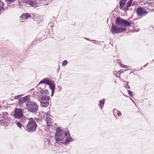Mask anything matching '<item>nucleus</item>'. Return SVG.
<instances>
[{"label":"nucleus","mask_w":154,"mask_h":154,"mask_svg":"<svg viewBox=\"0 0 154 154\" xmlns=\"http://www.w3.org/2000/svg\"><path fill=\"white\" fill-rule=\"evenodd\" d=\"M100 108L101 109H102V106H100Z\"/></svg>","instance_id":"e433bc0d"},{"label":"nucleus","mask_w":154,"mask_h":154,"mask_svg":"<svg viewBox=\"0 0 154 154\" xmlns=\"http://www.w3.org/2000/svg\"><path fill=\"white\" fill-rule=\"evenodd\" d=\"M9 114L6 112L0 114V125L6 127L9 120Z\"/></svg>","instance_id":"20e7f679"},{"label":"nucleus","mask_w":154,"mask_h":154,"mask_svg":"<svg viewBox=\"0 0 154 154\" xmlns=\"http://www.w3.org/2000/svg\"><path fill=\"white\" fill-rule=\"evenodd\" d=\"M115 111H116L117 115L119 116H120L122 115V113L121 112L117 110L116 109H114L113 110V113L114 115H115Z\"/></svg>","instance_id":"a211bd4d"},{"label":"nucleus","mask_w":154,"mask_h":154,"mask_svg":"<svg viewBox=\"0 0 154 154\" xmlns=\"http://www.w3.org/2000/svg\"><path fill=\"white\" fill-rule=\"evenodd\" d=\"M36 0H27L26 3L32 7L36 8L39 5V4L36 2Z\"/></svg>","instance_id":"1a4fd4ad"},{"label":"nucleus","mask_w":154,"mask_h":154,"mask_svg":"<svg viewBox=\"0 0 154 154\" xmlns=\"http://www.w3.org/2000/svg\"><path fill=\"white\" fill-rule=\"evenodd\" d=\"M26 109L28 111L35 113L38 110V106H26Z\"/></svg>","instance_id":"9b49d317"},{"label":"nucleus","mask_w":154,"mask_h":154,"mask_svg":"<svg viewBox=\"0 0 154 154\" xmlns=\"http://www.w3.org/2000/svg\"><path fill=\"white\" fill-rule=\"evenodd\" d=\"M128 94L131 97H132L133 96V94H132V92L130 90H129L128 91Z\"/></svg>","instance_id":"bb28decb"},{"label":"nucleus","mask_w":154,"mask_h":154,"mask_svg":"<svg viewBox=\"0 0 154 154\" xmlns=\"http://www.w3.org/2000/svg\"><path fill=\"white\" fill-rule=\"evenodd\" d=\"M4 5V3L1 0H0V12L3 8Z\"/></svg>","instance_id":"aec40b11"},{"label":"nucleus","mask_w":154,"mask_h":154,"mask_svg":"<svg viewBox=\"0 0 154 154\" xmlns=\"http://www.w3.org/2000/svg\"><path fill=\"white\" fill-rule=\"evenodd\" d=\"M23 116L22 110L20 109L15 108L14 116L15 119H19L22 118Z\"/></svg>","instance_id":"0eeeda50"},{"label":"nucleus","mask_w":154,"mask_h":154,"mask_svg":"<svg viewBox=\"0 0 154 154\" xmlns=\"http://www.w3.org/2000/svg\"><path fill=\"white\" fill-rule=\"evenodd\" d=\"M105 101L104 99H103L101 100H100V106H103L104 104Z\"/></svg>","instance_id":"412c9836"},{"label":"nucleus","mask_w":154,"mask_h":154,"mask_svg":"<svg viewBox=\"0 0 154 154\" xmlns=\"http://www.w3.org/2000/svg\"><path fill=\"white\" fill-rule=\"evenodd\" d=\"M54 93V91H51V96H52L53 95Z\"/></svg>","instance_id":"2f4dec72"},{"label":"nucleus","mask_w":154,"mask_h":154,"mask_svg":"<svg viewBox=\"0 0 154 154\" xmlns=\"http://www.w3.org/2000/svg\"><path fill=\"white\" fill-rule=\"evenodd\" d=\"M48 97H44V99H42L40 102L42 104V106H48L49 104V99Z\"/></svg>","instance_id":"9d476101"},{"label":"nucleus","mask_w":154,"mask_h":154,"mask_svg":"<svg viewBox=\"0 0 154 154\" xmlns=\"http://www.w3.org/2000/svg\"><path fill=\"white\" fill-rule=\"evenodd\" d=\"M51 81L49 80L48 79L46 78H44V79L41 80L39 83L41 84H46L47 85H49L50 84L51 82Z\"/></svg>","instance_id":"dca6fc26"},{"label":"nucleus","mask_w":154,"mask_h":154,"mask_svg":"<svg viewBox=\"0 0 154 154\" xmlns=\"http://www.w3.org/2000/svg\"><path fill=\"white\" fill-rule=\"evenodd\" d=\"M148 63H147V64H146V65H144L143 66L144 67H145V66H146V65H148Z\"/></svg>","instance_id":"f704fd0d"},{"label":"nucleus","mask_w":154,"mask_h":154,"mask_svg":"<svg viewBox=\"0 0 154 154\" xmlns=\"http://www.w3.org/2000/svg\"><path fill=\"white\" fill-rule=\"evenodd\" d=\"M68 61L66 60H65L62 62V65L64 66L66 65Z\"/></svg>","instance_id":"b1692460"},{"label":"nucleus","mask_w":154,"mask_h":154,"mask_svg":"<svg viewBox=\"0 0 154 154\" xmlns=\"http://www.w3.org/2000/svg\"><path fill=\"white\" fill-rule=\"evenodd\" d=\"M15 0H6V1L8 3H11V2H14Z\"/></svg>","instance_id":"c85d7f7f"},{"label":"nucleus","mask_w":154,"mask_h":154,"mask_svg":"<svg viewBox=\"0 0 154 154\" xmlns=\"http://www.w3.org/2000/svg\"><path fill=\"white\" fill-rule=\"evenodd\" d=\"M23 96V94H21L14 97V98L15 99L19 98L18 103L20 105H22L25 104L26 105V106H38L37 104L34 102L29 101L30 100V95H28L24 97L20 98Z\"/></svg>","instance_id":"f03ea898"},{"label":"nucleus","mask_w":154,"mask_h":154,"mask_svg":"<svg viewBox=\"0 0 154 154\" xmlns=\"http://www.w3.org/2000/svg\"><path fill=\"white\" fill-rule=\"evenodd\" d=\"M60 69V67L59 66V69H57V71H59Z\"/></svg>","instance_id":"c9c22d12"},{"label":"nucleus","mask_w":154,"mask_h":154,"mask_svg":"<svg viewBox=\"0 0 154 154\" xmlns=\"http://www.w3.org/2000/svg\"><path fill=\"white\" fill-rule=\"evenodd\" d=\"M120 6L119 8L120 9H122L124 8V6H125V5H123L122 4H119Z\"/></svg>","instance_id":"cd10ccee"},{"label":"nucleus","mask_w":154,"mask_h":154,"mask_svg":"<svg viewBox=\"0 0 154 154\" xmlns=\"http://www.w3.org/2000/svg\"><path fill=\"white\" fill-rule=\"evenodd\" d=\"M37 125L32 118L29 119V121L26 126V130L28 133H32L35 131Z\"/></svg>","instance_id":"7ed1b4c3"},{"label":"nucleus","mask_w":154,"mask_h":154,"mask_svg":"<svg viewBox=\"0 0 154 154\" xmlns=\"http://www.w3.org/2000/svg\"><path fill=\"white\" fill-rule=\"evenodd\" d=\"M31 15L27 13H25L23 14L20 17V18L21 20H22V22H23V20H24L28 18L31 17Z\"/></svg>","instance_id":"ddd939ff"},{"label":"nucleus","mask_w":154,"mask_h":154,"mask_svg":"<svg viewBox=\"0 0 154 154\" xmlns=\"http://www.w3.org/2000/svg\"><path fill=\"white\" fill-rule=\"evenodd\" d=\"M15 123L16 124L17 126L20 129L21 128L22 126H23V125H22L21 123L19 122L16 121Z\"/></svg>","instance_id":"6ab92c4d"},{"label":"nucleus","mask_w":154,"mask_h":154,"mask_svg":"<svg viewBox=\"0 0 154 154\" xmlns=\"http://www.w3.org/2000/svg\"><path fill=\"white\" fill-rule=\"evenodd\" d=\"M50 84L48 85L49 86L50 89L51 91H54L55 88V84L52 81L51 82Z\"/></svg>","instance_id":"f3484780"},{"label":"nucleus","mask_w":154,"mask_h":154,"mask_svg":"<svg viewBox=\"0 0 154 154\" xmlns=\"http://www.w3.org/2000/svg\"><path fill=\"white\" fill-rule=\"evenodd\" d=\"M132 1L133 0H129L126 4V7L123 10L125 12L128 11L129 10L128 8L131 6Z\"/></svg>","instance_id":"2eb2a0df"},{"label":"nucleus","mask_w":154,"mask_h":154,"mask_svg":"<svg viewBox=\"0 0 154 154\" xmlns=\"http://www.w3.org/2000/svg\"><path fill=\"white\" fill-rule=\"evenodd\" d=\"M59 88H60V90H61V87L60 86L59 87Z\"/></svg>","instance_id":"58836bf2"},{"label":"nucleus","mask_w":154,"mask_h":154,"mask_svg":"<svg viewBox=\"0 0 154 154\" xmlns=\"http://www.w3.org/2000/svg\"><path fill=\"white\" fill-rule=\"evenodd\" d=\"M116 24L118 26H130L131 23L128 21L122 18L117 17L115 21Z\"/></svg>","instance_id":"39448f33"},{"label":"nucleus","mask_w":154,"mask_h":154,"mask_svg":"<svg viewBox=\"0 0 154 154\" xmlns=\"http://www.w3.org/2000/svg\"><path fill=\"white\" fill-rule=\"evenodd\" d=\"M120 71L119 72H117L115 74V76L119 78L120 76V74L121 72H120Z\"/></svg>","instance_id":"4be33fe9"},{"label":"nucleus","mask_w":154,"mask_h":154,"mask_svg":"<svg viewBox=\"0 0 154 154\" xmlns=\"http://www.w3.org/2000/svg\"><path fill=\"white\" fill-rule=\"evenodd\" d=\"M52 116L50 114H47L46 121L48 125V126H50L51 125V121L52 120Z\"/></svg>","instance_id":"4468645a"},{"label":"nucleus","mask_w":154,"mask_h":154,"mask_svg":"<svg viewBox=\"0 0 154 154\" xmlns=\"http://www.w3.org/2000/svg\"><path fill=\"white\" fill-rule=\"evenodd\" d=\"M136 108H137V109H138V107H137V106H136Z\"/></svg>","instance_id":"ea45409f"},{"label":"nucleus","mask_w":154,"mask_h":154,"mask_svg":"<svg viewBox=\"0 0 154 154\" xmlns=\"http://www.w3.org/2000/svg\"><path fill=\"white\" fill-rule=\"evenodd\" d=\"M55 140L56 142L65 144L72 141V138L69 132L65 131L59 127L56 129Z\"/></svg>","instance_id":"f257e3e1"},{"label":"nucleus","mask_w":154,"mask_h":154,"mask_svg":"<svg viewBox=\"0 0 154 154\" xmlns=\"http://www.w3.org/2000/svg\"><path fill=\"white\" fill-rule=\"evenodd\" d=\"M126 88H127L128 89H130V87L129 86V85L127 84L126 86Z\"/></svg>","instance_id":"7c9ffc66"},{"label":"nucleus","mask_w":154,"mask_h":154,"mask_svg":"<svg viewBox=\"0 0 154 154\" xmlns=\"http://www.w3.org/2000/svg\"><path fill=\"white\" fill-rule=\"evenodd\" d=\"M120 66L122 67L123 68H128L129 67L128 66L123 65L121 63H119Z\"/></svg>","instance_id":"5701e85b"},{"label":"nucleus","mask_w":154,"mask_h":154,"mask_svg":"<svg viewBox=\"0 0 154 154\" xmlns=\"http://www.w3.org/2000/svg\"><path fill=\"white\" fill-rule=\"evenodd\" d=\"M85 38L86 40H88V41H89V40H89V38Z\"/></svg>","instance_id":"72a5a7b5"},{"label":"nucleus","mask_w":154,"mask_h":154,"mask_svg":"<svg viewBox=\"0 0 154 154\" xmlns=\"http://www.w3.org/2000/svg\"><path fill=\"white\" fill-rule=\"evenodd\" d=\"M135 5V3L134 2H133V4H132V5L133 6H134Z\"/></svg>","instance_id":"473e14b6"},{"label":"nucleus","mask_w":154,"mask_h":154,"mask_svg":"<svg viewBox=\"0 0 154 154\" xmlns=\"http://www.w3.org/2000/svg\"><path fill=\"white\" fill-rule=\"evenodd\" d=\"M39 89L40 90L38 92L37 94L38 95L42 96V97H44L48 92V91L47 90L44 91L42 90L40 88H39Z\"/></svg>","instance_id":"f8f14e48"},{"label":"nucleus","mask_w":154,"mask_h":154,"mask_svg":"<svg viewBox=\"0 0 154 154\" xmlns=\"http://www.w3.org/2000/svg\"><path fill=\"white\" fill-rule=\"evenodd\" d=\"M35 120H36L38 122H41L42 121V119H35Z\"/></svg>","instance_id":"c756f323"},{"label":"nucleus","mask_w":154,"mask_h":154,"mask_svg":"<svg viewBox=\"0 0 154 154\" xmlns=\"http://www.w3.org/2000/svg\"><path fill=\"white\" fill-rule=\"evenodd\" d=\"M46 115L47 114H46L44 113H42L41 114L40 116L42 118H45V116L46 117Z\"/></svg>","instance_id":"393cba45"},{"label":"nucleus","mask_w":154,"mask_h":154,"mask_svg":"<svg viewBox=\"0 0 154 154\" xmlns=\"http://www.w3.org/2000/svg\"><path fill=\"white\" fill-rule=\"evenodd\" d=\"M111 31L113 34H118L125 32L126 29L122 28H118L116 26L112 24L111 27Z\"/></svg>","instance_id":"423d86ee"},{"label":"nucleus","mask_w":154,"mask_h":154,"mask_svg":"<svg viewBox=\"0 0 154 154\" xmlns=\"http://www.w3.org/2000/svg\"><path fill=\"white\" fill-rule=\"evenodd\" d=\"M116 113H117V112H116V111H115V115L116 114Z\"/></svg>","instance_id":"4c0bfd02"},{"label":"nucleus","mask_w":154,"mask_h":154,"mask_svg":"<svg viewBox=\"0 0 154 154\" xmlns=\"http://www.w3.org/2000/svg\"><path fill=\"white\" fill-rule=\"evenodd\" d=\"M136 12L137 14L140 16L145 15L147 13L144 8L140 7L137 8L136 9Z\"/></svg>","instance_id":"6e6552de"},{"label":"nucleus","mask_w":154,"mask_h":154,"mask_svg":"<svg viewBox=\"0 0 154 154\" xmlns=\"http://www.w3.org/2000/svg\"><path fill=\"white\" fill-rule=\"evenodd\" d=\"M126 2V1L125 0H121V1L120 2L119 4L125 5Z\"/></svg>","instance_id":"a878e982"}]
</instances>
